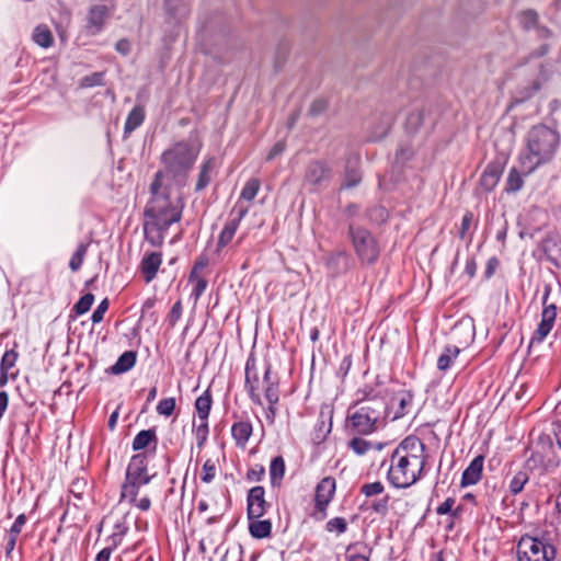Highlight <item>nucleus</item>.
Returning a JSON list of instances; mask_svg holds the SVG:
<instances>
[{"label":"nucleus","mask_w":561,"mask_h":561,"mask_svg":"<svg viewBox=\"0 0 561 561\" xmlns=\"http://www.w3.org/2000/svg\"><path fill=\"white\" fill-rule=\"evenodd\" d=\"M355 548L354 545H350L346 549L347 552V561H369V556L371 552V549L368 550V553H362V552H352Z\"/></svg>","instance_id":"nucleus-53"},{"label":"nucleus","mask_w":561,"mask_h":561,"mask_svg":"<svg viewBox=\"0 0 561 561\" xmlns=\"http://www.w3.org/2000/svg\"><path fill=\"white\" fill-rule=\"evenodd\" d=\"M385 486L380 481L365 483L360 488V492L367 497L379 495L383 492Z\"/></svg>","instance_id":"nucleus-50"},{"label":"nucleus","mask_w":561,"mask_h":561,"mask_svg":"<svg viewBox=\"0 0 561 561\" xmlns=\"http://www.w3.org/2000/svg\"><path fill=\"white\" fill-rule=\"evenodd\" d=\"M249 533L255 539L268 538L272 533V523L268 519H252L249 524Z\"/></svg>","instance_id":"nucleus-27"},{"label":"nucleus","mask_w":561,"mask_h":561,"mask_svg":"<svg viewBox=\"0 0 561 561\" xmlns=\"http://www.w3.org/2000/svg\"><path fill=\"white\" fill-rule=\"evenodd\" d=\"M252 433L253 426L249 420L234 422L231 426L232 438L239 448H245Z\"/></svg>","instance_id":"nucleus-20"},{"label":"nucleus","mask_w":561,"mask_h":561,"mask_svg":"<svg viewBox=\"0 0 561 561\" xmlns=\"http://www.w3.org/2000/svg\"><path fill=\"white\" fill-rule=\"evenodd\" d=\"M559 134L546 125H536L529 130L527 135L529 153L526 159L531 165L528 173L553 158L559 147Z\"/></svg>","instance_id":"nucleus-5"},{"label":"nucleus","mask_w":561,"mask_h":561,"mask_svg":"<svg viewBox=\"0 0 561 561\" xmlns=\"http://www.w3.org/2000/svg\"><path fill=\"white\" fill-rule=\"evenodd\" d=\"M263 381L265 383L264 397L268 403L266 409V419L274 422L277 409L276 405L279 401V380L276 375L272 374V365L265 364Z\"/></svg>","instance_id":"nucleus-10"},{"label":"nucleus","mask_w":561,"mask_h":561,"mask_svg":"<svg viewBox=\"0 0 561 561\" xmlns=\"http://www.w3.org/2000/svg\"><path fill=\"white\" fill-rule=\"evenodd\" d=\"M523 174L516 168H512L507 174L505 191L507 193H516L523 188Z\"/></svg>","instance_id":"nucleus-35"},{"label":"nucleus","mask_w":561,"mask_h":561,"mask_svg":"<svg viewBox=\"0 0 561 561\" xmlns=\"http://www.w3.org/2000/svg\"><path fill=\"white\" fill-rule=\"evenodd\" d=\"M348 447L358 456L365 455L373 444L362 437H354L348 442Z\"/></svg>","instance_id":"nucleus-42"},{"label":"nucleus","mask_w":561,"mask_h":561,"mask_svg":"<svg viewBox=\"0 0 561 561\" xmlns=\"http://www.w3.org/2000/svg\"><path fill=\"white\" fill-rule=\"evenodd\" d=\"M332 178V167L323 160L310 161L305 171L304 181L312 190H319L328 186Z\"/></svg>","instance_id":"nucleus-9"},{"label":"nucleus","mask_w":561,"mask_h":561,"mask_svg":"<svg viewBox=\"0 0 561 561\" xmlns=\"http://www.w3.org/2000/svg\"><path fill=\"white\" fill-rule=\"evenodd\" d=\"M285 148H286V144L284 140H279L277 141L273 147L272 149L270 150V152L267 153L266 156V161H272L273 159H275L277 156L282 154L284 151H285Z\"/></svg>","instance_id":"nucleus-60"},{"label":"nucleus","mask_w":561,"mask_h":561,"mask_svg":"<svg viewBox=\"0 0 561 561\" xmlns=\"http://www.w3.org/2000/svg\"><path fill=\"white\" fill-rule=\"evenodd\" d=\"M388 503H389V496L386 495L383 499H380L378 501H375L371 504V510L380 515H386L388 512Z\"/></svg>","instance_id":"nucleus-59"},{"label":"nucleus","mask_w":561,"mask_h":561,"mask_svg":"<svg viewBox=\"0 0 561 561\" xmlns=\"http://www.w3.org/2000/svg\"><path fill=\"white\" fill-rule=\"evenodd\" d=\"M116 547V543L113 545V547H106L102 549L95 558V561H110L112 552L114 548Z\"/></svg>","instance_id":"nucleus-64"},{"label":"nucleus","mask_w":561,"mask_h":561,"mask_svg":"<svg viewBox=\"0 0 561 561\" xmlns=\"http://www.w3.org/2000/svg\"><path fill=\"white\" fill-rule=\"evenodd\" d=\"M112 10L105 4L92 5L87 18V30L90 34L100 33L104 26L106 19L111 16Z\"/></svg>","instance_id":"nucleus-17"},{"label":"nucleus","mask_w":561,"mask_h":561,"mask_svg":"<svg viewBox=\"0 0 561 561\" xmlns=\"http://www.w3.org/2000/svg\"><path fill=\"white\" fill-rule=\"evenodd\" d=\"M161 263L162 254L160 252H150L142 257L140 271L146 283H150L154 279Z\"/></svg>","instance_id":"nucleus-19"},{"label":"nucleus","mask_w":561,"mask_h":561,"mask_svg":"<svg viewBox=\"0 0 561 561\" xmlns=\"http://www.w3.org/2000/svg\"><path fill=\"white\" fill-rule=\"evenodd\" d=\"M358 394L363 397L348 409L347 426L355 434L369 435L383 426L387 402L385 397L373 388L359 390Z\"/></svg>","instance_id":"nucleus-3"},{"label":"nucleus","mask_w":561,"mask_h":561,"mask_svg":"<svg viewBox=\"0 0 561 561\" xmlns=\"http://www.w3.org/2000/svg\"><path fill=\"white\" fill-rule=\"evenodd\" d=\"M27 522V517L25 514H20L13 525L10 527L8 534L12 535V536H15V537H19V535L21 534L24 525L26 524Z\"/></svg>","instance_id":"nucleus-52"},{"label":"nucleus","mask_w":561,"mask_h":561,"mask_svg":"<svg viewBox=\"0 0 561 561\" xmlns=\"http://www.w3.org/2000/svg\"><path fill=\"white\" fill-rule=\"evenodd\" d=\"M517 561H554L557 548L547 533L523 535L516 545Z\"/></svg>","instance_id":"nucleus-6"},{"label":"nucleus","mask_w":561,"mask_h":561,"mask_svg":"<svg viewBox=\"0 0 561 561\" xmlns=\"http://www.w3.org/2000/svg\"><path fill=\"white\" fill-rule=\"evenodd\" d=\"M261 381L256 367V358L251 354L245 363L244 389L251 402L260 407L263 405L261 397Z\"/></svg>","instance_id":"nucleus-11"},{"label":"nucleus","mask_w":561,"mask_h":561,"mask_svg":"<svg viewBox=\"0 0 561 561\" xmlns=\"http://www.w3.org/2000/svg\"><path fill=\"white\" fill-rule=\"evenodd\" d=\"M460 348L456 345H447L444 347L442 354L437 358V368L440 371H446L450 368L454 360L458 357Z\"/></svg>","instance_id":"nucleus-26"},{"label":"nucleus","mask_w":561,"mask_h":561,"mask_svg":"<svg viewBox=\"0 0 561 561\" xmlns=\"http://www.w3.org/2000/svg\"><path fill=\"white\" fill-rule=\"evenodd\" d=\"M504 164L505 160L496 158L486 165L480 179V185L483 190L491 192L495 188L503 174Z\"/></svg>","instance_id":"nucleus-16"},{"label":"nucleus","mask_w":561,"mask_h":561,"mask_svg":"<svg viewBox=\"0 0 561 561\" xmlns=\"http://www.w3.org/2000/svg\"><path fill=\"white\" fill-rule=\"evenodd\" d=\"M261 187V182L256 178L249 179L240 194V198L251 202L256 196L259 190Z\"/></svg>","instance_id":"nucleus-39"},{"label":"nucleus","mask_w":561,"mask_h":561,"mask_svg":"<svg viewBox=\"0 0 561 561\" xmlns=\"http://www.w3.org/2000/svg\"><path fill=\"white\" fill-rule=\"evenodd\" d=\"M543 252L549 262L561 267V237L550 236L542 242Z\"/></svg>","instance_id":"nucleus-21"},{"label":"nucleus","mask_w":561,"mask_h":561,"mask_svg":"<svg viewBox=\"0 0 561 561\" xmlns=\"http://www.w3.org/2000/svg\"><path fill=\"white\" fill-rule=\"evenodd\" d=\"M94 302V295L88 293L83 295L73 306L72 310L77 316H82L87 313Z\"/></svg>","instance_id":"nucleus-41"},{"label":"nucleus","mask_w":561,"mask_h":561,"mask_svg":"<svg viewBox=\"0 0 561 561\" xmlns=\"http://www.w3.org/2000/svg\"><path fill=\"white\" fill-rule=\"evenodd\" d=\"M325 529L329 533L344 534L347 530V522L344 517L331 518L327 522Z\"/></svg>","instance_id":"nucleus-45"},{"label":"nucleus","mask_w":561,"mask_h":561,"mask_svg":"<svg viewBox=\"0 0 561 561\" xmlns=\"http://www.w3.org/2000/svg\"><path fill=\"white\" fill-rule=\"evenodd\" d=\"M285 473V461L282 456L274 457L270 465V476L273 485L279 484Z\"/></svg>","instance_id":"nucleus-36"},{"label":"nucleus","mask_w":561,"mask_h":561,"mask_svg":"<svg viewBox=\"0 0 561 561\" xmlns=\"http://www.w3.org/2000/svg\"><path fill=\"white\" fill-rule=\"evenodd\" d=\"M540 89V83L537 80H533L524 87L518 88L516 91L513 103L520 104L535 95V93Z\"/></svg>","instance_id":"nucleus-32"},{"label":"nucleus","mask_w":561,"mask_h":561,"mask_svg":"<svg viewBox=\"0 0 561 561\" xmlns=\"http://www.w3.org/2000/svg\"><path fill=\"white\" fill-rule=\"evenodd\" d=\"M427 455L425 445L416 436L405 437L393 450L388 481L394 488H409L421 479Z\"/></svg>","instance_id":"nucleus-2"},{"label":"nucleus","mask_w":561,"mask_h":561,"mask_svg":"<svg viewBox=\"0 0 561 561\" xmlns=\"http://www.w3.org/2000/svg\"><path fill=\"white\" fill-rule=\"evenodd\" d=\"M216 470H217V467H216L215 461H213L211 459H207L204 462L203 468H202L201 480L204 483H210L216 476Z\"/></svg>","instance_id":"nucleus-48"},{"label":"nucleus","mask_w":561,"mask_h":561,"mask_svg":"<svg viewBox=\"0 0 561 561\" xmlns=\"http://www.w3.org/2000/svg\"><path fill=\"white\" fill-rule=\"evenodd\" d=\"M413 156V149L410 146H401L396 152V161L404 163Z\"/></svg>","instance_id":"nucleus-56"},{"label":"nucleus","mask_w":561,"mask_h":561,"mask_svg":"<svg viewBox=\"0 0 561 561\" xmlns=\"http://www.w3.org/2000/svg\"><path fill=\"white\" fill-rule=\"evenodd\" d=\"M193 434L196 439V446L198 449H202L208 438L209 434V426H208V420H193Z\"/></svg>","instance_id":"nucleus-29"},{"label":"nucleus","mask_w":561,"mask_h":561,"mask_svg":"<svg viewBox=\"0 0 561 561\" xmlns=\"http://www.w3.org/2000/svg\"><path fill=\"white\" fill-rule=\"evenodd\" d=\"M538 13L534 10H525L519 14V23L524 30H531L538 25Z\"/></svg>","instance_id":"nucleus-40"},{"label":"nucleus","mask_w":561,"mask_h":561,"mask_svg":"<svg viewBox=\"0 0 561 561\" xmlns=\"http://www.w3.org/2000/svg\"><path fill=\"white\" fill-rule=\"evenodd\" d=\"M202 149L197 135L175 142L163 151L161 161L168 174L178 183L184 184Z\"/></svg>","instance_id":"nucleus-4"},{"label":"nucleus","mask_w":561,"mask_h":561,"mask_svg":"<svg viewBox=\"0 0 561 561\" xmlns=\"http://www.w3.org/2000/svg\"><path fill=\"white\" fill-rule=\"evenodd\" d=\"M527 463L528 465L534 463L535 466L537 463H540L545 468V470H551L559 466V460L548 459L547 461H543L541 454L539 451H535L531 454L530 458L527 460Z\"/></svg>","instance_id":"nucleus-47"},{"label":"nucleus","mask_w":561,"mask_h":561,"mask_svg":"<svg viewBox=\"0 0 561 561\" xmlns=\"http://www.w3.org/2000/svg\"><path fill=\"white\" fill-rule=\"evenodd\" d=\"M348 237L356 256L362 264L373 265L377 262L380 254V247L378 240L369 230L351 225L348 228Z\"/></svg>","instance_id":"nucleus-8"},{"label":"nucleus","mask_w":561,"mask_h":561,"mask_svg":"<svg viewBox=\"0 0 561 561\" xmlns=\"http://www.w3.org/2000/svg\"><path fill=\"white\" fill-rule=\"evenodd\" d=\"M231 214L234 217L225 224L218 237L216 252H220L225 247H227L232 241L240 222L248 214V208L236 206L232 209Z\"/></svg>","instance_id":"nucleus-13"},{"label":"nucleus","mask_w":561,"mask_h":561,"mask_svg":"<svg viewBox=\"0 0 561 561\" xmlns=\"http://www.w3.org/2000/svg\"><path fill=\"white\" fill-rule=\"evenodd\" d=\"M327 102L322 99L314 100L309 107V114L311 116L320 115L327 108Z\"/></svg>","instance_id":"nucleus-61"},{"label":"nucleus","mask_w":561,"mask_h":561,"mask_svg":"<svg viewBox=\"0 0 561 561\" xmlns=\"http://www.w3.org/2000/svg\"><path fill=\"white\" fill-rule=\"evenodd\" d=\"M558 314V308L556 304L542 307L540 314V322L537 329L534 331L529 346L533 347L535 344H541L545 339L551 333Z\"/></svg>","instance_id":"nucleus-12"},{"label":"nucleus","mask_w":561,"mask_h":561,"mask_svg":"<svg viewBox=\"0 0 561 561\" xmlns=\"http://www.w3.org/2000/svg\"><path fill=\"white\" fill-rule=\"evenodd\" d=\"M128 500L131 504H134L140 511L146 512V511H149L151 507V500L148 496H144L139 500L136 496L135 500H130V499H128Z\"/></svg>","instance_id":"nucleus-63"},{"label":"nucleus","mask_w":561,"mask_h":561,"mask_svg":"<svg viewBox=\"0 0 561 561\" xmlns=\"http://www.w3.org/2000/svg\"><path fill=\"white\" fill-rule=\"evenodd\" d=\"M529 481V474L526 470H518L514 473V476L511 478L508 482V491L512 495L519 494L525 485Z\"/></svg>","instance_id":"nucleus-33"},{"label":"nucleus","mask_w":561,"mask_h":561,"mask_svg":"<svg viewBox=\"0 0 561 561\" xmlns=\"http://www.w3.org/2000/svg\"><path fill=\"white\" fill-rule=\"evenodd\" d=\"M213 405V396L210 389H206L196 400H195V412L197 420H208L209 413Z\"/></svg>","instance_id":"nucleus-24"},{"label":"nucleus","mask_w":561,"mask_h":561,"mask_svg":"<svg viewBox=\"0 0 561 561\" xmlns=\"http://www.w3.org/2000/svg\"><path fill=\"white\" fill-rule=\"evenodd\" d=\"M265 490L263 486H253L248 493L247 514L249 520L262 517L266 512L267 503L264 499Z\"/></svg>","instance_id":"nucleus-14"},{"label":"nucleus","mask_w":561,"mask_h":561,"mask_svg":"<svg viewBox=\"0 0 561 561\" xmlns=\"http://www.w3.org/2000/svg\"><path fill=\"white\" fill-rule=\"evenodd\" d=\"M207 280L205 278H198L196 279V283H194V288L192 290L191 297L194 298V301L196 302L202 295L205 293L207 288Z\"/></svg>","instance_id":"nucleus-54"},{"label":"nucleus","mask_w":561,"mask_h":561,"mask_svg":"<svg viewBox=\"0 0 561 561\" xmlns=\"http://www.w3.org/2000/svg\"><path fill=\"white\" fill-rule=\"evenodd\" d=\"M18 359V353L13 350L7 351L0 363V371L9 373V370L15 365Z\"/></svg>","instance_id":"nucleus-49"},{"label":"nucleus","mask_w":561,"mask_h":561,"mask_svg":"<svg viewBox=\"0 0 561 561\" xmlns=\"http://www.w3.org/2000/svg\"><path fill=\"white\" fill-rule=\"evenodd\" d=\"M424 122V112L422 110L413 111L407 117V128L410 131L417 130Z\"/></svg>","instance_id":"nucleus-43"},{"label":"nucleus","mask_w":561,"mask_h":561,"mask_svg":"<svg viewBox=\"0 0 561 561\" xmlns=\"http://www.w3.org/2000/svg\"><path fill=\"white\" fill-rule=\"evenodd\" d=\"M336 489V482L333 477H325L323 478L316 488V508L321 512L325 513L327 507L329 506L330 502L332 501L334 493Z\"/></svg>","instance_id":"nucleus-15"},{"label":"nucleus","mask_w":561,"mask_h":561,"mask_svg":"<svg viewBox=\"0 0 561 561\" xmlns=\"http://www.w3.org/2000/svg\"><path fill=\"white\" fill-rule=\"evenodd\" d=\"M474 216L471 211H467L461 219V226L459 230V238L470 243L472 241L473 232L471 231L473 226Z\"/></svg>","instance_id":"nucleus-37"},{"label":"nucleus","mask_w":561,"mask_h":561,"mask_svg":"<svg viewBox=\"0 0 561 561\" xmlns=\"http://www.w3.org/2000/svg\"><path fill=\"white\" fill-rule=\"evenodd\" d=\"M265 474V469L261 465H255L254 467L250 468L247 472V479L249 481H261L262 478Z\"/></svg>","instance_id":"nucleus-55"},{"label":"nucleus","mask_w":561,"mask_h":561,"mask_svg":"<svg viewBox=\"0 0 561 561\" xmlns=\"http://www.w3.org/2000/svg\"><path fill=\"white\" fill-rule=\"evenodd\" d=\"M455 505V499L447 497L442 504H439L436 508V513L438 515H446L451 513L453 507Z\"/></svg>","instance_id":"nucleus-62"},{"label":"nucleus","mask_w":561,"mask_h":561,"mask_svg":"<svg viewBox=\"0 0 561 561\" xmlns=\"http://www.w3.org/2000/svg\"><path fill=\"white\" fill-rule=\"evenodd\" d=\"M362 181V174L358 169L357 159H348L345 165L344 182L342 188H352L358 185Z\"/></svg>","instance_id":"nucleus-23"},{"label":"nucleus","mask_w":561,"mask_h":561,"mask_svg":"<svg viewBox=\"0 0 561 561\" xmlns=\"http://www.w3.org/2000/svg\"><path fill=\"white\" fill-rule=\"evenodd\" d=\"M148 473L147 455L144 453L134 455L127 466L125 481L122 484L121 500H135L139 489L151 481Z\"/></svg>","instance_id":"nucleus-7"},{"label":"nucleus","mask_w":561,"mask_h":561,"mask_svg":"<svg viewBox=\"0 0 561 561\" xmlns=\"http://www.w3.org/2000/svg\"><path fill=\"white\" fill-rule=\"evenodd\" d=\"M88 248H89L88 243L81 242L78 244L77 250L75 251V253L72 254V256L69 261V267L72 272H77L80 270V267L84 261Z\"/></svg>","instance_id":"nucleus-38"},{"label":"nucleus","mask_w":561,"mask_h":561,"mask_svg":"<svg viewBox=\"0 0 561 561\" xmlns=\"http://www.w3.org/2000/svg\"><path fill=\"white\" fill-rule=\"evenodd\" d=\"M500 266V261L496 256H491L485 265L484 277L486 279L491 278Z\"/></svg>","instance_id":"nucleus-58"},{"label":"nucleus","mask_w":561,"mask_h":561,"mask_svg":"<svg viewBox=\"0 0 561 561\" xmlns=\"http://www.w3.org/2000/svg\"><path fill=\"white\" fill-rule=\"evenodd\" d=\"M108 305H110V302H108L107 298L103 299L99 304L98 308L93 311L92 317H91V320L93 323H100L103 320L104 314L108 309Z\"/></svg>","instance_id":"nucleus-51"},{"label":"nucleus","mask_w":561,"mask_h":561,"mask_svg":"<svg viewBox=\"0 0 561 561\" xmlns=\"http://www.w3.org/2000/svg\"><path fill=\"white\" fill-rule=\"evenodd\" d=\"M176 407L175 398L162 399L157 405V412L163 416H170L173 414Z\"/></svg>","instance_id":"nucleus-46"},{"label":"nucleus","mask_w":561,"mask_h":561,"mask_svg":"<svg viewBox=\"0 0 561 561\" xmlns=\"http://www.w3.org/2000/svg\"><path fill=\"white\" fill-rule=\"evenodd\" d=\"M104 84V72H93L83 77L80 81L81 88H93Z\"/></svg>","instance_id":"nucleus-44"},{"label":"nucleus","mask_w":561,"mask_h":561,"mask_svg":"<svg viewBox=\"0 0 561 561\" xmlns=\"http://www.w3.org/2000/svg\"><path fill=\"white\" fill-rule=\"evenodd\" d=\"M136 359H137L136 352H134V351L124 352L118 357L116 363L112 366L111 370L113 374H116V375L126 373L135 366Z\"/></svg>","instance_id":"nucleus-25"},{"label":"nucleus","mask_w":561,"mask_h":561,"mask_svg":"<svg viewBox=\"0 0 561 561\" xmlns=\"http://www.w3.org/2000/svg\"><path fill=\"white\" fill-rule=\"evenodd\" d=\"M145 121V108L141 105H136L128 114L124 131L131 133L137 129Z\"/></svg>","instance_id":"nucleus-28"},{"label":"nucleus","mask_w":561,"mask_h":561,"mask_svg":"<svg viewBox=\"0 0 561 561\" xmlns=\"http://www.w3.org/2000/svg\"><path fill=\"white\" fill-rule=\"evenodd\" d=\"M158 445V436L154 428L149 430H142L140 431L135 438L133 439V450L139 451L144 450L148 447H151L153 449L157 448Z\"/></svg>","instance_id":"nucleus-22"},{"label":"nucleus","mask_w":561,"mask_h":561,"mask_svg":"<svg viewBox=\"0 0 561 561\" xmlns=\"http://www.w3.org/2000/svg\"><path fill=\"white\" fill-rule=\"evenodd\" d=\"M33 41L43 48H48L54 43V37L47 25H37L32 35Z\"/></svg>","instance_id":"nucleus-31"},{"label":"nucleus","mask_w":561,"mask_h":561,"mask_svg":"<svg viewBox=\"0 0 561 561\" xmlns=\"http://www.w3.org/2000/svg\"><path fill=\"white\" fill-rule=\"evenodd\" d=\"M165 8L168 13L175 19H182L188 13L186 0H165Z\"/></svg>","instance_id":"nucleus-34"},{"label":"nucleus","mask_w":561,"mask_h":561,"mask_svg":"<svg viewBox=\"0 0 561 561\" xmlns=\"http://www.w3.org/2000/svg\"><path fill=\"white\" fill-rule=\"evenodd\" d=\"M397 400L399 402V410H397V412H396V417H401L407 413L405 407L411 403L412 396L409 393H404V394H401L400 397H398Z\"/></svg>","instance_id":"nucleus-57"},{"label":"nucleus","mask_w":561,"mask_h":561,"mask_svg":"<svg viewBox=\"0 0 561 561\" xmlns=\"http://www.w3.org/2000/svg\"><path fill=\"white\" fill-rule=\"evenodd\" d=\"M215 164H216V160L215 158H208L202 165L201 168V171H199V174H198V179H197V183H196V187L195 190L197 192L199 191H203L204 188H206L208 186V184L210 183V173L211 171L214 170L215 168Z\"/></svg>","instance_id":"nucleus-30"},{"label":"nucleus","mask_w":561,"mask_h":561,"mask_svg":"<svg viewBox=\"0 0 561 561\" xmlns=\"http://www.w3.org/2000/svg\"><path fill=\"white\" fill-rule=\"evenodd\" d=\"M163 176L161 171L156 173L150 185L151 198L145 208L144 232L152 247H161L167 230L182 218V206L171 202L168 188L163 185Z\"/></svg>","instance_id":"nucleus-1"},{"label":"nucleus","mask_w":561,"mask_h":561,"mask_svg":"<svg viewBox=\"0 0 561 561\" xmlns=\"http://www.w3.org/2000/svg\"><path fill=\"white\" fill-rule=\"evenodd\" d=\"M483 465L484 457L482 455L476 456L462 472L460 485L466 488L477 484L482 478Z\"/></svg>","instance_id":"nucleus-18"}]
</instances>
